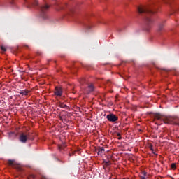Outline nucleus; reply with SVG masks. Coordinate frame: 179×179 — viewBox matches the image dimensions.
<instances>
[{
    "instance_id": "obj_26",
    "label": "nucleus",
    "mask_w": 179,
    "mask_h": 179,
    "mask_svg": "<svg viewBox=\"0 0 179 179\" xmlns=\"http://www.w3.org/2000/svg\"><path fill=\"white\" fill-rule=\"evenodd\" d=\"M150 150L153 151V149L152 148H150Z\"/></svg>"
},
{
    "instance_id": "obj_15",
    "label": "nucleus",
    "mask_w": 179,
    "mask_h": 179,
    "mask_svg": "<svg viewBox=\"0 0 179 179\" xmlns=\"http://www.w3.org/2000/svg\"><path fill=\"white\" fill-rule=\"evenodd\" d=\"M1 51L6 52V48L5 46L1 45Z\"/></svg>"
},
{
    "instance_id": "obj_21",
    "label": "nucleus",
    "mask_w": 179,
    "mask_h": 179,
    "mask_svg": "<svg viewBox=\"0 0 179 179\" xmlns=\"http://www.w3.org/2000/svg\"><path fill=\"white\" fill-rule=\"evenodd\" d=\"M110 83H111V81L110 80H107V85H110Z\"/></svg>"
},
{
    "instance_id": "obj_17",
    "label": "nucleus",
    "mask_w": 179,
    "mask_h": 179,
    "mask_svg": "<svg viewBox=\"0 0 179 179\" xmlns=\"http://www.w3.org/2000/svg\"><path fill=\"white\" fill-rule=\"evenodd\" d=\"M80 85H83V83H85V78H83L80 80Z\"/></svg>"
},
{
    "instance_id": "obj_14",
    "label": "nucleus",
    "mask_w": 179,
    "mask_h": 179,
    "mask_svg": "<svg viewBox=\"0 0 179 179\" xmlns=\"http://www.w3.org/2000/svg\"><path fill=\"white\" fill-rule=\"evenodd\" d=\"M59 107H60L61 108H66L68 107V106H66V104H64L63 103H60L59 104Z\"/></svg>"
},
{
    "instance_id": "obj_5",
    "label": "nucleus",
    "mask_w": 179,
    "mask_h": 179,
    "mask_svg": "<svg viewBox=\"0 0 179 179\" xmlns=\"http://www.w3.org/2000/svg\"><path fill=\"white\" fill-rule=\"evenodd\" d=\"M50 9V6L45 4L41 7V16L43 19H47V15H45V12H47Z\"/></svg>"
},
{
    "instance_id": "obj_20",
    "label": "nucleus",
    "mask_w": 179,
    "mask_h": 179,
    "mask_svg": "<svg viewBox=\"0 0 179 179\" xmlns=\"http://www.w3.org/2000/svg\"><path fill=\"white\" fill-rule=\"evenodd\" d=\"M34 5L35 6H37V5H38V3L37 2V1H35Z\"/></svg>"
},
{
    "instance_id": "obj_12",
    "label": "nucleus",
    "mask_w": 179,
    "mask_h": 179,
    "mask_svg": "<svg viewBox=\"0 0 179 179\" xmlns=\"http://www.w3.org/2000/svg\"><path fill=\"white\" fill-rule=\"evenodd\" d=\"M66 146V144L63 143L62 145H59V150L62 152V150H65V147Z\"/></svg>"
},
{
    "instance_id": "obj_19",
    "label": "nucleus",
    "mask_w": 179,
    "mask_h": 179,
    "mask_svg": "<svg viewBox=\"0 0 179 179\" xmlns=\"http://www.w3.org/2000/svg\"><path fill=\"white\" fill-rule=\"evenodd\" d=\"M86 29H87V30H90V29H92V27H91L90 25H87V26H86Z\"/></svg>"
},
{
    "instance_id": "obj_7",
    "label": "nucleus",
    "mask_w": 179,
    "mask_h": 179,
    "mask_svg": "<svg viewBox=\"0 0 179 179\" xmlns=\"http://www.w3.org/2000/svg\"><path fill=\"white\" fill-rule=\"evenodd\" d=\"M106 118L110 122H116V121H118V117L113 113L107 115Z\"/></svg>"
},
{
    "instance_id": "obj_22",
    "label": "nucleus",
    "mask_w": 179,
    "mask_h": 179,
    "mask_svg": "<svg viewBox=\"0 0 179 179\" xmlns=\"http://www.w3.org/2000/svg\"><path fill=\"white\" fill-rule=\"evenodd\" d=\"M106 166H108L110 164V162H106Z\"/></svg>"
},
{
    "instance_id": "obj_27",
    "label": "nucleus",
    "mask_w": 179,
    "mask_h": 179,
    "mask_svg": "<svg viewBox=\"0 0 179 179\" xmlns=\"http://www.w3.org/2000/svg\"><path fill=\"white\" fill-rule=\"evenodd\" d=\"M53 1H55V0H53Z\"/></svg>"
},
{
    "instance_id": "obj_1",
    "label": "nucleus",
    "mask_w": 179,
    "mask_h": 179,
    "mask_svg": "<svg viewBox=\"0 0 179 179\" xmlns=\"http://www.w3.org/2000/svg\"><path fill=\"white\" fill-rule=\"evenodd\" d=\"M137 11L139 15H144L145 31H150L153 26V20L150 18V16L156 13V11H153V8L150 6H140L137 8Z\"/></svg>"
},
{
    "instance_id": "obj_6",
    "label": "nucleus",
    "mask_w": 179,
    "mask_h": 179,
    "mask_svg": "<svg viewBox=\"0 0 179 179\" xmlns=\"http://www.w3.org/2000/svg\"><path fill=\"white\" fill-rule=\"evenodd\" d=\"M7 164L10 166V167H13V169H16L19 171H20V170H22V168H20V166H19V165L16 164V162H15V160L8 159L7 161Z\"/></svg>"
},
{
    "instance_id": "obj_9",
    "label": "nucleus",
    "mask_w": 179,
    "mask_h": 179,
    "mask_svg": "<svg viewBox=\"0 0 179 179\" xmlns=\"http://www.w3.org/2000/svg\"><path fill=\"white\" fill-rule=\"evenodd\" d=\"M96 152L99 155H103L104 153V148L103 147H99L98 148L96 149Z\"/></svg>"
},
{
    "instance_id": "obj_23",
    "label": "nucleus",
    "mask_w": 179,
    "mask_h": 179,
    "mask_svg": "<svg viewBox=\"0 0 179 179\" xmlns=\"http://www.w3.org/2000/svg\"><path fill=\"white\" fill-rule=\"evenodd\" d=\"M143 174H144V176H146V174H148V173L146 171H143Z\"/></svg>"
},
{
    "instance_id": "obj_25",
    "label": "nucleus",
    "mask_w": 179,
    "mask_h": 179,
    "mask_svg": "<svg viewBox=\"0 0 179 179\" xmlns=\"http://www.w3.org/2000/svg\"><path fill=\"white\" fill-rule=\"evenodd\" d=\"M60 9H64L62 7H60Z\"/></svg>"
},
{
    "instance_id": "obj_2",
    "label": "nucleus",
    "mask_w": 179,
    "mask_h": 179,
    "mask_svg": "<svg viewBox=\"0 0 179 179\" xmlns=\"http://www.w3.org/2000/svg\"><path fill=\"white\" fill-rule=\"evenodd\" d=\"M154 121L156 120L163 121L164 124H176L174 122V120H176V117L172 116H165L163 117V116L159 113H155L153 115Z\"/></svg>"
},
{
    "instance_id": "obj_11",
    "label": "nucleus",
    "mask_w": 179,
    "mask_h": 179,
    "mask_svg": "<svg viewBox=\"0 0 179 179\" xmlns=\"http://www.w3.org/2000/svg\"><path fill=\"white\" fill-rule=\"evenodd\" d=\"M164 3H166V5H170L171 6V3H173V1L174 0H162Z\"/></svg>"
},
{
    "instance_id": "obj_3",
    "label": "nucleus",
    "mask_w": 179,
    "mask_h": 179,
    "mask_svg": "<svg viewBox=\"0 0 179 179\" xmlns=\"http://www.w3.org/2000/svg\"><path fill=\"white\" fill-rule=\"evenodd\" d=\"M34 137L31 136L30 132H22L20 133L19 136V141L21 143H26L27 141H34Z\"/></svg>"
},
{
    "instance_id": "obj_4",
    "label": "nucleus",
    "mask_w": 179,
    "mask_h": 179,
    "mask_svg": "<svg viewBox=\"0 0 179 179\" xmlns=\"http://www.w3.org/2000/svg\"><path fill=\"white\" fill-rule=\"evenodd\" d=\"M96 87H94V84L92 83H90L87 85V87L83 89V93L85 94H90L92 92H94Z\"/></svg>"
},
{
    "instance_id": "obj_8",
    "label": "nucleus",
    "mask_w": 179,
    "mask_h": 179,
    "mask_svg": "<svg viewBox=\"0 0 179 179\" xmlns=\"http://www.w3.org/2000/svg\"><path fill=\"white\" fill-rule=\"evenodd\" d=\"M54 94L57 97H61L62 96V88L59 87H55V91H54Z\"/></svg>"
},
{
    "instance_id": "obj_16",
    "label": "nucleus",
    "mask_w": 179,
    "mask_h": 179,
    "mask_svg": "<svg viewBox=\"0 0 179 179\" xmlns=\"http://www.w3.org/2000/svg\"><path fill=\"white\" fill-rule=\"evenodd\" d=\"M171 169H173V170H176V164H174V163L171 164Z\"/></svg>"
},
{
    "instance_id": "obj_18",
    "label": "nucleus",
    "mask_w": 179,
    "mask_h": 179,
    "mask_svg": "<svg viewBox=\"0 0 179 179\" xmlns=\"http://www.w3.org/2000/svg\"><path fill=\"white\" fill-rule=\"evenodd\" d=\"M117 136H118V139H122L121 134L120 133H117Z\"/></svg>"
},
{
    "instance_id": "obj_13",
    "label": "nucleus",
    "mask_w": 179,
    "mask_h": 179,
    "mask_svg": "<svg viewBox=\"0 0 179 179\" xmlns=\"http://www.w3.org/2000/svg\"><path fill=\"white\" fill-rule=\"evenodd\" d=\"M164 27V24L160 23L158 26V31H162Z\"/></svg>"
},
{
    "instance_id": "obj_24",
    "label": "nucleus",
    "mask_w": 179,
    "mask_h": 179,
    "mask_svg": "<svg viewBox=\"0 0 179 179\" xmlns=\"http://www.w3.org/2000/svg\"><path fill=\"white\" fill-rule=\"evenodd\" d=\"M155 124H157V125H160V124H157V123H155Z\"/></svg>"
},
{
    "instance_id": "obj_10",
    "label": "nucleus",
    "mask_w": 179,
    "mask_h": 179,
    "mask_svg": "<svg viewBox=\"0 0 179 179\" xmlns=\"http://www.w3.org/2000/svg\"><path fill=\"white\" fill-rule=\"evenodd\" d=\"M29 92H30V90H21L20 92V94H22V96H29Z\"/></svg>"
}]
</instances>
